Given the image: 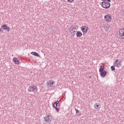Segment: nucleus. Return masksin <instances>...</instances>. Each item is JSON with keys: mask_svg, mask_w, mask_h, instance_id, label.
<instances>
[{"mask_svg": "<svg viewBox=\"0 0 124 124\" xmlns=\"http://www.w3.org/2000/svg\"><path fill=\"white\" fill-rule=\"evenodd\" d=\"M110 2H111L110 0H103L100 4L103 8H105V9H108V8H110V6H111Z\"/></svg>", "mask_w": 124, "mask_h": 124, "instance_id": "1", "label": "nucleus"}, {"mask_svg": "<svg viewBox=\"0 0 124 124\" xmlns=\"http://www.w3.org/2000/svg\"><path fill=\"white\" fill-rule=\"evenodd\" d=\"M78 28H79V27H78L77 26L73 27H70L69 29V32H70V34H71V35H72L73 36H74L75 35V34H76V31H77V30H78Z\"/></svg>", "mask_w": 124, "mask_h": 124, "instance_id": "2", "label": "nucleus"}, {"mask_svg": "<svg viewBox=\"0 0 124 124\" xmlns=\"http://www.w3.org/2000/svg\"><path fill=\"white\" fill-rule=\"evenodd\" d=\"M104 19L106 23H110V22H112V16L110 14L105 15L104 16Z\"/></svg>", "mask_w": 124, "mask_h": 124, "instance_id": "3", "label": "nucleus"}, {"mask_svg": "<svg viewBox=\"0 0 124 124\" xmlns=\"http://www.w3.org/2000/svg\"><path fill=\"white\" fill-rule=\"evenodd\" d=\"M28 91L29 93H34V92H37V86L33 84L28 88Z\"/></svg>", "mask_w": 124, "mask_h": 124, "instance_id": "4", "label": "nucleus"}, {"mask_svg": "<svg viewBox=\"0 0 124 124\" xmlns=\"http://www.w3.org/2000/svg\"><path fill=\"white\" fill-rule=\"evenodd\" d=\"M118 35L122 39H124V28L121 29L119 30Z\"/></svg>", "mask_w": 124, "mask_h": 124, "instance_id": "5", "label": "nucleus"}, {"mask_svg": "<svg viewBox=\"0 0 124 124\" xmlns=\"http://www.w3.org/2000/svg\"><path fill=\"white\" fill-rule=\"evenodd\" d=\"M44 120L45 123L49 124V123H51V121H52V116L50 115H47L44 118Z\"/></svg>", "mask_w": 124, "mask_h": 124, "instance_id": "6", "label": "nucleus"}, {"mask_svg": "<svg viewBox=\"0 0 124 124\" xmlns=\"http://www.w3.org/2000/svg\"><path fill=\"white\" fill-rule=\"evenodd\" d=\"M122 62H123V61L116 60L114 62V65L117 67H121L122 66Z\"/></svg>", "mask_w": 124, "mask_h": 124, "instance_id": "7", "label": "nucleus"}, {"mask_svg": "<svg viewBox=\"0 0 124 124\" xmlns=\"http://www.w3.org/2000/svg\"><path fill=\"white\" fill-rule=\"evenodd\" d=\"M1 29L2 30H3V31H10V28L7 26L6 24H4L3 25H1Z\"/></svg>", "mask_w": 124, "mask_h": 124, "instance_id": "8", "label": "nucleus"}, {"mask_svg": "<svg viewBox=\"0 0 124 124\" xmlns=\"http://www.w3.org/2000/svg\"><path fill=\"white\" fill-rule=\"evenodd\" d=\"M81 30L82 31V32H88V31L89 30V27L86 26H83L81 27Z\"/></svg>", "mask_w": 124, "mask_h": 124, "instance_id": "9", "label": "nucleus"}, {"mask_svg": "<svg viewBox=\"0 0 124 124\" xmlns=\"http://www.w3.org/2000/svg\"><path fill=\"white\" fill-rule=\"evenodd\" d=\"M54 83H55V82H54L52 80H49L46 83L47 87H48V88H51V87H53Z\"/></svg>", "mask_w": 124, "mask_h": 124, "instance_id": "10", "label": "nucleus"}, {"mask_svg": "<svg viewBox=\"0 0 124 124\" xmlns=\"http://www.w3.org/2000/svg\"><path fill=\"white\" fill-rule=\"evenodd\" d=\"M100 75L101 77L103 78L104 77H105L106 75H107V71H104L103 72H100Z\"/></svg>", "mask_w": 124, "mask_h": 124, "instance_id": "11", "label": "nucleus"}, {"mask_svg": "<svg viewBox=\"0 0 124 124\" xmlns=\"http://www.w3.org/2000/svg\"><path fill=\"white\" fill-rule=\"evenodd\" d=\"M83 35V33L81 31H78L76 33L77 37H81Z\"/></svg>", "mask_w": 124, "mask_h": 124, "instance_id": "12", "label": "nucleus"}, {"mask_svg": "<svg viewBox=\"0 0 124 124\" xmlns=\"http://www.w3.org/2000/svg\"><path fill=\"white\" fill-rule=\"evenodd\" d=\"M13 61L14 62L16 63V64H19V63H20L19 62V59H18V58H17L14 57L13 59Z\"/></svg>", "mask_w": 124, "mask_h": 124, "instance_id": "13", "label": "nucleus"}, {"mask_svg": "<svg viewBox=\"0 0 124 124\" xmlns=\"http://www.w3.org/2000/svg\"><path fill=\"white\" fill-rule=\"evenodd\" d=\"M109 29H110V26H109V25H106L104 26V30L106 31H109Z\"/></svg>", "mask_w": 124, "mask_h": 124, "instance_id": "14", "label": "nucleus"}, {"mask_svg": "<svg viewBox=\"0 0 124 124\" xmlns=\"http://www.w3.org/2000/svg\"><path fill=\"white\" fill-rule=\"evenodd\" d=\"M104 69H105V66L101 65L100 66L99 72H102L103 71H104Z\"/></svg>", "mask_w": 124, "mask_h": 124, "instance_id": "15", "label": "nucleus"}, {"mask_svg": "<svg viewBox=\"0 0 124 124\" xmlns=\"http://www.w3.org/2000/svg\"><path fill=\"white\" fill-rule=\"evenodd\" d=\"M31 54L33 55V56H35L36 57H39V54L35 52H31Z\"/></svg>", "mask_w": 124, "mask_h": 124, "instance_id": "16", "label": "nucleus"}, {"mask_svg": "<svg viewBox=\"0 0 124 124\" xmlns=\"http://www.w3.org/2000/svg\"><path fill=\"white\" fill-rule=\"evenodd\" d=\"M59 103H60V101H57V102H55L54 103V107L55 108H57V107H58V104H59Z\"/></svg>", "mask_w": 124, "mask_h": 124, "instance_id": "17", "label": "nucleus"}, {"mask_svg": "<svg viewBox=\"0 0 124 124\" xmlns=\"http://www.w3.org/2000/svg\"><path fill=\"white\" fill-rule=\"evenodd\" d=\"M94 108L95 109H100L99 105H98V104L97 103H96L95 104H94Z\"/></svg>", "mask_w": 124, "mask_h": 124, "instance_id": "18", "label": "nucleus"}, {"mask_svg": "<svg viewBox=\"0 0 124 124\" xmlns=\"http://www.w3.org/2000/svg\"><path fill=\"white\" fill-rule=\"evenodd\" d=\"M68 2H69L70 3H72L73 1H74V0H66Z\"/></svg>", "mask_w": 124, "mask_h": 124, "instance_id": "19", "label": "nucleus"}, {"mask_svg": "<svg viewBox=\"0 0 124 124\" xmlns=\"http://www.w3.org/2000/svg\"><path fill=\"white\" fill-rule=\"evenodd\" d=\"M111 70H113V71L115 70V67L114 66H112L111 67Z\"/></svg>", "mask_w": 124, "mask_h": 124, "instance_id": "20", "label": "nucleus"}, {"mask_svg": "<svg viewBox=\"0 0 124 124\" xmlns=\"http://www.w3.org/2000/svg\"><path fill=\"white\" fill-rule=\"evenodd\" d=\"M56 110H57V111H58V112H59L60 111V109H59V108H56Z\"/></svg>", "mask_w": 124, "mask_h": 124, "instance_id": "21", "label": "nucleus"}, {"mask_svg": "<svg viewBox=\"0 0 124 124\" xmlns=\"http://www.w3.org/2000/svg\"><path fill=\"white\" fill-rule=\"evenodd\" d=\"M78 110H77V113H78Z\"/></svg>", "mask_w": 124, "mask_h": 124, "instance_id": "22", "label": "nucleus"}]
</instances>
